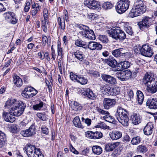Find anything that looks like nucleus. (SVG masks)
I'll list each match as a JSON object with an SVG mask.
<instances>
[{"mask_svg":"<svg viewBox=\"0 0 157 157\" xmlns=\"http://www.w3.org/2000/svg\"><path fill=\"white\" fill-rule=\"evenodd\" d=\"M141 140L140 138H132L131 143L133 145H136L140 143Z\"/></svg>","mask_w":157,"mask_h":157,"instance_id":"52","label":"nucleus"},{"mask_svg":"<svg viewBox=\"0 0 157 157\" xmlns=\"http://www.w3.org/2000/svg\"><path fill=\"white\" fill-rule=\"evenodd\" d=\"M109 36L116 40H123L124 39L126 35L125 33L119 27H114L107 31Z\"/></svg>","mask_w":157,"mask_h":157,"instance_id":"5","label":"nucleus"},{"mask_svg":"<svg viewBox=\"0 0 157 157\" xmlns=\"http://www.w3.org/2000/svg\"><path fill=\"white\" fill-rule=\"evenodd\" d=\"M95 42L94 41H90L89 42L88 45V48L90 50H94L95 46Z\"/></svg>","mask_w":157,"mask_h":157,"instance_id":"51","label":"nucleus"},{"mask_svg":"<svg viewBox=\"0 0 157 157\" xmlns=\"http://www.w3.org/2000/svg\"><path fill=\"white\" fill-rule=\"evenodd\" d=\"M75 44L76 46L78 47H82L84 48H86V45L85 44L84 42L79 40H76Z\"/></svg>","mask_w":157,"mask_h":157,"instance_id":"42","label":"nucleus"},{"mask_svg":"<svg viewBox=\"0 0 157 157\" xmlns=\"http://www.w3.org/2000/svg\"><path fill=\"white\" fill-rule=\"evenodd\" d=\"M146 11V6L143 2L139 1L136 6L133 7L129 14L131 17L133 18L143 13Z\"/></svg>","mask_w":157,"mask_h":157,"instance_id":"4","label":"nucleus"},{"mask_svg":"<svg viewBox=\"0 0 157 157\" xmlns=\"http://www.w3.org/2000/svg\"><path fill=\"white\" fill-rule=\"evenodd\" d=\"M78 76L72 72L70 73V77L71 79L74 82H76Z\"/></svg>","mask_w":157,"mask_h":157,"instance_id":"49","label":"nucleus"},{"mask_svg":"<svg viewBox=\"0 0 157 157\" xmlns=\"http://www.w3.org/2000/svg\"><path fill=\"white\" fill-rule=\"evenodd\" d=\"M26 106L25 103L22 101H19L18 104L12 107L10 110V113L14 116L18 117L22 114Z\"/></svg>","mask_w":157,"mask_h":157,"instance_id":"7","label":"nucleus"},{"mask_svg":"<svg viewBox=\"0 0 157 157\" xmlns=\"http://www.w3.org/2000/svg\"><path fill=\"white\" fill-rule=\"evenodd\" d=\"M13 84L17 87H21L23 84L22 80L17 75L13 77Z\"/></svg>","mask_w":157,"mask_h":157,"instance_id":"25","label":"nucleus"},{"mask_svg":"<svg viewBox=\"0 0 157 157\" xmlns=\"http://www.w3.org/2000/svg\"><path fill=\"white\" fill-rule=\"evenodd\" d=\"M85 136L87 137H94V133L91 131H88L85 132Z\"/></svg>","mask_w":157,"mask_h":157,"instance_id":"53","label":"nucleus"},{"mask_svg":"<svg viewBox=\"0 0 157 157\" xmlns=\"http://www.w3.org/2000/svg\"><path fill=\"white\" fill-rule=\"evenodd\" d=\"M122 71L117 72L115 74V76L120 80L122 81Z\"/></svg>","mask_w":157,"mask_h":157,"instance_id":"58","label":"nucleus"},{"mask_svg":"<svg viewBox=\"0 0 157 157\" xmlns=\"http://www.w3.org/2000/svg\"><path fill=\"white\" fill-rule=\"evenodd\" d=\"M81 32L82 36L89 39L93 40L95 39V35L92 30H83Z\"/></svg>","mask_w":157,"mask_h":157,"instance_id":"18","label":"nucleus"},{"mask_svg":"<svg viewBox=\"0 0 157 157\" xmlns=\"http://www.w3.org/2000/svg\"><path fill=\"white\" fill-rule=\"evenodd\" d=\"M143 80L146 87V92L153 94L157 92V80L154 78L153 74L151 72L146 73Z\"/></svg>","mask_w":157,"mask_h":157,"instance_id":"1","label":"nucleus"},{"mask_svg":"<svg viewBox=\"0 0 157 157\" xmlns=\"http://www.w3.org/2000/svg\"><path fill=\"white\" fill-rule=\"evenodd\" d=\"M151 19L148 17H144L142 21L140 22L138 25L142 30H143L145 28H148L151 24Z\"/></svg>","mask_w":157,"mask_h":157,"instance_id":"10","label":"nucleus"},{"mask_svg":"<svg viewBox=\"0 0 157 157\" xmlns=\"http://www.w3.org/2000/svg\"><path fill=\"white\" fill-rule=\"evenodd\" d=\"M2 116L4 120L6 122L12 123L15 120L14 116L12 113H10V110L8 112L3 111Z\"/></svg>","mask_w":157,"mask_h":157,"instance_id":"15","label":"nucleus"},{"mask_svg":"<svg viewBox=\"0 0 157 157\" xmlns=\"http://www.w3.org/2000/svg\"><path fill=\"white\" fill-rule=\"evenodd\" d=\"M76 58L80 61H82L84 58L82 53L79 51L74 52V54Z\"/></svg>","mask_w":157,"mask_h":157,"instance_id":"37","label":"nucleus"},{"mask_svg":"<svg viewBox=\"0 0 157 157\" xmlns=\"http://www.w3.org/2000/svg\"><path fill=\"white\" fill-rule=\"evenodd\" d=\"M122 149L120 147H117L113 151L112 155L113 157H116L119 155Z\"/></svg>","mask_w":157,"mask_h":157,"instance_id":"43","label":"nucleus"},{"mask_svg":"<svg viewBox=\"0 0 157 157\" xmlns=\"http://www.w3.org/2000/svg\"><path fill=\"white\" fill-rule=\"evenodd\" d=\"M131 75L132 73L130 71L127 70L122 71V81H125L128 80L131 77Z\"/></svg>","mask_w":157,"mask_h":157,"instance_id":"28","label":"nucleus"},{"mask_svg":"<svg viewBox=\"0 0 157 157\" xmlns=\"http://www.w3.org/2000/svg\"><path fill=\"white\" fill-rule=\"evenodd\" d=\"M127 33L130 35H132L133 34V32L131 26L124 30Z\"/></svg>","mask_w":157,"mask_h":157,"instance_id":"62","label":"nucleus"},{"mask_svg":"<svg viewBox=\"0 0 157 157\" xmlns=\"http://www.w3.org/2000/svg\"><path fill=\"white\" fill-rule=\"evenodd\" d=\"M43 102L41 101L39 103L34 105L33 106V109L35 110H40L43 107Z\"/></svg>","mask_w":157,"mask_h":157,"instance_id":"47","label":"nucleus"},{"mask_svg":"<svg viewBox=\"0 0 157 157\" xmlns=\"http://www.w3.org/2000/svg\"><path fill=\"white\" fill-rule=\"evenodd\" d=\"M82 121L84 122L86 124L87 126H90L91 124V119L86 118L85 119L84 117H82L81 118Z\"/></svg>","mask_w":157,"mask_h":157,"instance_id":"48","label":"nucleus"},{"mask_svg":"<svg viewBox=\"0 0 157 157\" xmlns=\"http://www.w3.org/2000/svg\"><path fill=\"white\" fill-rule=\"evenodd\" d=\"M35 130L34 124H32L28 129L21 131V134L25 137L32 136L36 133Z\"/></svg>","mask_w":157,"mask_h":157,"instance_id":"12","label":"nucleus"},{"mask_svg":"<svg viewBox=\"0 0 157 157\" xmlns=\"http://www.w3.org/2000/svg\"><path fill=\"white\" fill-rule=\"evenodd\" d=\"M132 123L134 124H138L140 122V119L139 114L136 113H132L131 116Z\"/></svg>","mask_w":157,"mask_h":157,"instance_id":"26","label":"nucleus"},{"mask_svg":"<svg viewBox=\"0 0 157 157\" xmlns=\"http://www.w3.org/2000/svg\"><path fill=\"white\" fill-rule=\"evenodd\" d=\"M119 144L120 142H119L108 143L105 145V149L106 151H112L117 147Z\"/></svg>","mask_w":157,"mask_h":157,"instance_id":"23","label":"nucleus"},{"mask_svg":"<svg viewBox=\"0 0 157 157\" xmlns=\"http://www.w3.org/2000/svg\"><path fill=\"white\" fill-rule=\"evenodd\" d=\"M137 149L138 151L141 152H146L147 150L146 146L144 145H140L138 146Z\"/></svg>","mask_w":157,"mask_h":157,"instance_id":"44","label":"nucleus"},{"mask_svg":"<svg viewBox=\"0 0 157 157\" xmlns=\"http://www.w3.org/2000/svg\"><path fill=\"white\" fill-rule=\"evenodd\" d=\"M105 62L109 66L113 68L116 69V67H117V63L116 60L113 57H109L108 59L105 60Z\"/></svg>","mask_w":157,"mask_h":157,"instance_id":"22","label":"nucleus"},{"mask_svg":"<svg viewBox=\"0 0 157 157\" xmlns=\"http://www.w3.org/2000/svg\"><path fill=\"white\" fill-rule=\"evenodd\" d=\"M36 116L42 121H46L48 119V116L45 113H37Z\"/></svg>","mask_w":157,"mask_h":157,"instance_id":"34","label":"nucleus"},{"mask_svg":"<svg viewBox=\"0 0 157 157\" xmlns=\"http://www.w3.org/2000/svg\"><path fill=\"white\" fill-rule=\"evenodd\" d=\"M63 14L64 17H63V19H64L67 22H68L69 21V17L68 16V13L66 10H64L63 11Z\"/></svg>","mask_w":157,"mask_h":157,"instance_id":"55","label":"nucleus"},{"mask_svg":"<svg viewBox=\"0 0 157 157\" xmlns=\"http://www.w3.org/2000/svg\"><path fill=\"white\" fill-rule=\"evenodd\" d=\"M73 122L74 125L76 127L81 128L84 127L81 124L79 118L78 116H76L74 118L73 121Z\"/></svg>","mask_w":157,"mask_h":157,"instance_id":"29","label":"nucleus"},{"mask_svg":"<svg viewBox=\"0 0 157 157\" xmlns=\"http://www.w3.org/2000/svg\"><path fill=\"white\" fill-rule=\"evenodd\" d=\"M113 4L109 2H105L102 3L101 6L105 10H108L111 9L113 7Z\"/></svg>","mask_w":157,"mask_h":157,"instance_id":"31","label":"nucleus"},{"mask_svg":"<svg viewBox=\"0 0 157 157\" xmlns=\"http://www.w3.org/2000/svg\"><path fill=\"white\" fill-rule=\"evenodd\" d=\"M99 39L100 41L103 43H107L108 41L107 36L105 35L99 36Z\"/></svg>","mask_w":157,"mask_h":157,"instance_id":"46","label":"nucleus"},{"mask_svg":"<svg viewBox=\"0 0 157 157\" xmlns=\"http://www.w3.org/2000/svg\"><path fill=\"white\" fill-rule=\"evenodd\" d=\"M103 118L105 121L110 123H115L114 119L113 117L109 115V113L105 115L103 117Z\"/></svg>","mask_w":157,"mask_h":157,"instance_id":"39","label":"nucleus"},{"mask_svg":"<svg viewBox=\"0 0 157 157\" xmlns=\"http://www.w3.org/2000/svg\"><path fill=\"white\" fill-rule=\"evenodd\" d=\"M30 7V3L29 2H27L26 5L24 7V11L26 12H28Z\"/></svg>","mask_w":157,"mask_h":157,"instance_id":"60","label":"nucleus"},{"mask_svg":"<svg viewBox=\"0 0 157 157\" xmlns=\"http://www.w3.org/2000/svg\"><path fill=\"white\" fill-rule=\"evenodd\" d=\"M57 53L58 56H60L61 58L62 57L64 54L63 48L61 47L60 43L59 44L58 42L57 45Z\"/></svg>","mask_w":157,"mask_h":157,"instance_id":"40","label":"nucleus"},{"mask_svg":"<svg viewBox=\"0 0 157 157\" xmlns=\"http://www.w3.org/2000/svg\"><path fill=\"white\" fill-rule=\"evenodd\" d=\"M71 108L75 111H79L82 109V106L81 105L75 101L72 102Z\"/></svg>","mask_w":157,"mask_h":157,"instance_id":"27","label":"nucleus"},{"mask_svg":"<svg viewBox=\"0 0 157 157\" xmlns=\"http://www.w3.org/2000/svg\"><path fill=\"white\" fill-rule=\"evenodd\" d=\"M128 111L120 106H119L117 109V111L115 114V116L117 120L123 125L128 126L129 124V119L127 116Z\"/></svg>","mask_w":157,"mask_h":157,"instance_id":"2","label":"nucleus"},{"mask_svg":"<svg viewBox=\"0 0 157 157\" xmlns=\"http://www.w3.org/2000/svg\"><path fill=\"white\" fill-rule=\"evenodd\" d=\"M146 104L150 109H157V99L154 98L148 99L147 101Z\"/></svg>","mask_w":157,"mask_h":157,"instance_id":"20","label":"nucleus"},{"mask_svg":"<svg viewBox=\"0 0 157 157\" xmlns=\"http://www.w3.org/2000/svg\"><path fill=\"white\" fill-rule=\"evenodd\" d=\"M19 101L13 98H8L6 102L4 107L6 108L10 109L12 107L18 104Z\"/></svg>","mask_w":157,"mask_h":157,"instance_id":"17","label":"nucleus"},{"mask_svg":"<svg viewBox=\"0 0 157 157\" xmlns=\"http://www.w3.org/2000/svg\"><path fill=\"white\" fill-rule=\"evenodd\" d=\"M23 149L28 157H44L40 149L36 148L31 144H27Z\"/></svg>","mask_w":157,"mask_h":157,"instance_id":"3","label":"nucleus"},{"mask_svg":"<svg viewBox=\"0 0 157 157\" xmlns=\"http://www.w3.org/2000/svg\"><path fill=\"white\" fill-rule=\"evenodd\" d=\"M101 77L103 80L110 84L114 85L117 83L116 79L110 75H102Z\"/></svg>","mask_w":157,"mask_h":157,"instance_id":"16","label":"nucleus"},{"mask_svg":"<svg viewBox=\"0 0 157 157\" xmlns=\"http://www.w3.org/2000/svg\"><path fill=\"white\" fill-rule=\"evenodd\" d=\"M58 21L59 28L63 30L65 29V25L64 19L62 20L60 17H59Z\"/></svg>","mask_w":157,"mask_h":157,"instance_id":"38","label":"nucleus"},{"mask_svg":"<svg viewBox=\"0 0 157 157\" xmlns=\"http://www.w3.org/2000/svg\"><path fill=\"white\" fill-rule=\"evenodd\" d=\"M110 137H121V133L119 131H112L109 133Z\"/></svg>","mask_w":157,"mask_h":157,"instance_id":"35","label":"nucleus"},{"mask_svg":"<svg viewBox=\"0 0 157 157\" xmlns=\"http://www.w3.org/2000/svg\"><path fill=\"white\" fill-rule=\"evenodd\" d=\"M136 94L137 96V100L138 103L140 105H141L142 104L144 99V94L140 90H138Z\"/></svg>","mask_w":157,"mask_h":157,"instance_id":"30","label":"nucleus"},{"mask_svg":"<svg viewBox=\"0 0 157 157\" xmlns=\"http://www.w3.org/2000/svg\"><path fill=\"white\" fill-rule=\"evenodd\" d=\"M14 13L11 12H8L5 13L3 16L6 20L10 21L11 23L14 24L17 21L16 18L14 17Z\"/></svg>","mask_w":157,"mask_h":157,"instance_id":"19","label":"nucleus"},{"mask_svg":"<svg viewBox=\"0 0 157 157\" xmlns=\"http://www.w3.org/2000/svg\"><path fill=\"white\" fill-rule=\"evenodd\" d=\"M84 3L88 8L92 10L96 9L100 6L98 2L94 0H85Z\"/></svg>","mask_w":157,"mask_h":157,"instance_id":"13","label":"nucleus"},{"mask_svg":"<svg viewBox=\"0 0 157 157\" xmlns=\"http://www.w3.org/2000/svg\"><path fill=\"white\" fill-rule=\"evenodd\" d=\"M130 2L129 0H119L115 6L116 11L120 14L124 13L128 9Z\"/></svg>","mask_w":157,"mask_h":157,"instance_id":"6","label":"nucleus"},{"mask_svg":"<svg viewBox=\"0 0 157 157\" xmlns=\"http://www.w3.org/2000/svg\"><path fill=\"white\" fill-rule=\"evenodd\" d=\"M123 48H119L115 50L112 51V54L116 57H120L121 55H123L124 53L121 52Z\"/></svg>","mask_w":157,"mask_h":157,"instance_id":"36","label":"nucleus"},{"mask_svg":"<svg viewBox=\"0 0 157 157\" xmlns=\"http://www.w3.org/2000/svg\"><path fill=\"white\" fill-rule=\"evenodd\" d=\"M102 133L100 132L96 131L94 132V137H102Z\"/></svg>","mask_w":157,"mask_h":157,"instance_id":"63","label":"nucleus"},{"mask_svg":"<svg viewBox=\"0 0 157 157\" xmlns=\"http://www.w3.org/2000/svg\"><path fill=\"white\" fill-rule=\"evenodd\" d=\"M153 128V124L151 122H149L146 124L144 129V134L147 136L150 135L152 133V129Z\"/></svg>","mask_w":157,"mask_h":157,"instance_id":"21","label":"nucleus"},{"mask_svg":"<svg viewBox=\"0 0 157 157\" xmlns=\"http://www.w3.org/2000/svg\"><path fill=\"white\" fill-rule=\"evenodd\" d=\"M141 54L144 56L150 57L153 55V52L151 47L147 44L143 45L140 49Z\"/></svg>","mask_w":157,"mask_h":157,"instance_id":"11","label":"nucleus"},{"mask_svg":"<svg viewBox=\"0 0 157 157\" xmlns=\"http://www.w3.org/2000/svg\"><path fill=\"white\" fill-rule=\"evenodd\" d=\"M97 111L103 115H107L109 114L108 111H105L102 109L98 108L97 109Z\"/></svg>","mask_w":157,"mask_h":157,"instance_id":"57","label":"nucleus"},{"mask_svg":"<svg viewBox=\"0 0 157 157\" xmlns=\"http://www.w3.org/2000/svg\"><path fill=\"white\" fill-rule=\"evenodd\" d=\"M79 92L86 98L94 100L96 97V95L92 90L89 88H84L80 90Z\"/></svg>","mask_w":157,"mask_h":157,"instance_id":"9","label":"nucleus"},{"mask_svg":"<svg viewBox=\"0 0 157 157\" xmlns=\"http://www.w3.org/2000/svg\"><path fill=\"white\" fill-rule=\"evenodd\" d=\"M92 150L94 153L98 155L101 154L102 151V148L98 146H94L92 148Z\"/></svg>","mask_w":157,"mask_h":157,"instance_id":"32","label":"nucleus"},{"mask_svg":"<svg viewBox=\"0 0 157 157\" xmlns=\"http://www.w3.org/2000/svg\"><path fill=\"white\" fill-rule=\"evenodd\" d=\"M120 90L119 88L115 87L113 89L112 93H111V96H115L119 94L120 93Z\"/></svg>","mask_w":157,"mask_h":157,"instance_id":"45","label":"nucleus"},{"mask_svg":"<svg viewBox=\"0 0 157 157\" xmlns=\"http://www.w3.org/2000/svg\"><path fill=\"white\" fill-rule=\"evenodd\" d=\"M38 93L37 91L31 86L25 87L22 93V96L27 98H30L35 96Z\"/></svg>","mask_w":157,"mask_h":157,"instance_id":"8","label":"nucleus"},{"mask_svg":"<svg viewBox=\"0 0 157 157\" xmlns=\"http://www.w3.org/2000/svg\"><path fill=\"white\" fill-rule=\"evenodd\" d=\"M96 15L93 13H90L88 14V17L89 19L94 20L96 17Z\"/></svg>","mask_w":157,"mask_h":157,"instance_id":"64","label":"nucleus"},{"mask_svg":"<svg viewBox=\"0 0 157 157\" xmlns=\"http://www.w3.org/2000/svg\"><path fill=\"white\" fill-rule=\"evenodd\" d=\"M87 79L82 75H78L77 82L81 85H85L87 83Z\"/></svg>","mask_w":157,"mask_h":157,"instance_id":"33","label":"nucleus"},{"mask_svg":"<svg viewBox=\"0 0 157 157\" xmlns=\"http://www.w3.org/2000/svg\"><path fill=\"white\" fill-rule=\"evenodd\" d=\"M41 130L42 132L45 134H48L49 132L48 129L45 126H43L41 128Z\"/></svg>","mask_w":157,"mask_h":157,"instance_id":"59","label":"nucleus"},{"mask_svg":"<svg viewBox=\"0 0 157 157\" xmlns=\"http://www.w3.org/2000/svg\"><path fill=\"white\" fill-rule=\"evenodd\" d=\"M32 8L33 9L37 10L40 11L41 8V6L40 5L39 3H35L33 4L32 5Z\"/></svg>","mask_w":157,"mask_h":157,"instance_id":"50","label":"nucleus"},{"mask_svg":"<svg viewBox=\"0 0 157 157\" xmlns=\"http://www.w3.org/2000/svg\"><path fill=\"white\" fill-rule=\"evenodd\" d=\"M130 66V64L127 61H121L118 63L117 67L120 68L116 69V71H118L121 69H124L128 68Z\"/></svg>","mask_w":157,"mask_h":157,"instance_id":"24","label":"nucleus"},{"mask_svg":"<svg viewBox=\"0 0 157 157\" xmlns=\"http://www.w3.org/2000/svg\"><path fill=\"white\" fill-rule=\"evenodd\" d=\"M103 105L105 109H109L113 107L116 103L115 99L105 98L103 100Z\"/></svg>","mask_w":157,"mask_h":157,"instance_id":"14","label":"nucleus"},{"mask_svg":"<svg viewBox=\"0 0 157 157\" xmlns=\"http://www.w3.org/2000/svg\"><path fill=\"white\" fill-rule=\"evenodd\" d=\"M43 15L44 20H48V12L47 9L44 8L43 11Z\"/></svg>","mask_w":157,"mask_h":157,"instance_id":"54","label":"nucleus"},{"mask_svg":"<svg viewBox=\"0 0 157 157\" xmlns=\"http://www.w3.org/2000/svg\"><path fill=\"white\" fill-rule=\"evenodd\" d=\"M48 20H44L42 21L41 27L42 29L45 33H46L47 31V23L48 24Z\"/></svg>","mask_w":157,"mask_h":157,"instance_id":"41","label":"nucleus"},{"mask_svg":"<svg viewBox=\"0 0 157 157\" xmlns=\"http://www.w3.org/2000/svg\"><path fill=\"white\" fill-rule=\"evenodd\" d=\"M95 50H101L102 48V45L99 43L95 42Z\"/></svg>","mask_w":157,"mask_h":157,"instance_id":"61","label":"nucleus"},{"mask_svg":"<svg viewBox=\"0 0 157 157\" xmlns=\"http://www.w3.org/2000/svg\"><path fill=\"white\" fill-rule=\"evenodd\" d=\"M113 89V88H111L108 86L107 88V89H106L105 93H104V94L108 95H111V93H112Z\"/></svg>","mask_w":157,"mask_h":157,"instance_id":"56","label":"nucleus"}]
</instances>
